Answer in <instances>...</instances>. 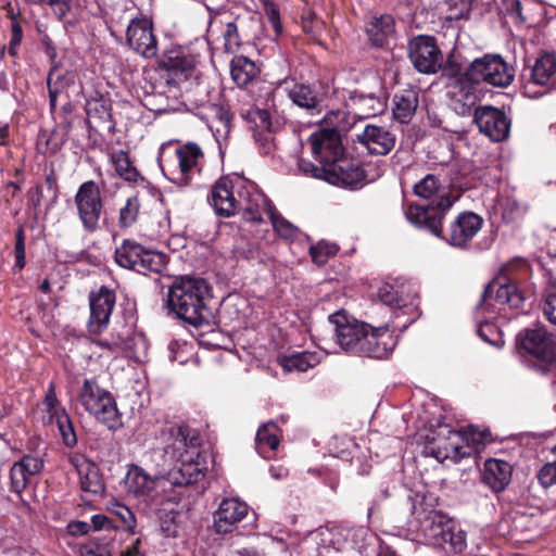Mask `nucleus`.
Wrapping results in <instances>:
<instances>
[{
	"label": "nucleus",
	"mask_w": 556,
	"mask_h": 556,
	"mask_svg": "<svg viewBox=\"0 0 556 556\" xmlns=\"http://www.w3.org/2000/svg\"><path fill=\"white\" fill-rule=\"evenodd\" d=\"M255 447L263 458L269 459L276 455L278 448V425L275 421H268L258 428Z\"/></svg>",
	"instance_id": "obj_38"
},
{
	"label": "nucleus",
	"mask_w": 556,
	"mask_h": 556,
	"mask_svg": "<svg viewBox=\"0 0 556 556\" xmlns=\"http://www.w3.org/2000/svg\"><path fill=\"white\" fill-rule=\"evenodd\" d=\"M311 247L308 237L280 216V251L288 249L300 261L306 252L311 254Z\"/></svg>",
	"instance_id": "obj_28"
},
{
	"label": "nucleus",
	"mask_w": 556,
	"mask_h": 556,
	"mask_svg": "<svg viewBox=\"0 0 556 556\" xmlns=\"http://www.w3.org/2000/svg\"><path fill=\"white\" fill-rule=\"evenodd\" d=\"M91 523L94 530L106 529L111 526V521L104 515H93L91 518Z\"/></svg>",
	"instance_id": "obj_61"
},
{
	"label": "nucleus",
	"mask_w": 556,
	"mask_h": 556,
	"mask_svg": "<svg viewBox=\"0 0 556 556\" xmlns=\"http://www.w3.org/2000/svg\"><path fill=\"white\" fill-rule=\"evenodd\" d=\"M111 513L115 515L122 522V527L130 532L135 531L136 517L134 513L124 504L115 503L111 507Z\"/></svg>",
	"instance_id": "obj_50"
},
{
	"label": "nucleus",
	"mask_w": 556,
	"mask_h": 556,
	"mask_svg": "<svg viewBox=\"0 0 556 556\" xmlns=\"http://www.w3.org/2000/svg\"><path fill=\"white\" fill-rule=\"evenodd\" d=\"M225 49L232 52L238 46L237 27L233 23L228 22L224 31Z\"/></svg>",
	"instance_id": "obj_56"
},
{
	"label": "nucleus",
	"mask_w": 556,
	"mask_h": 556,
	"mask_svg": "<svg viewBox=\"0 0 556 556\" xmlns=\"http://www.w3.org/2000/svg\"><path fill=\"white\" fill-rule=\"evenodd\" d=\"M210 113L202 117L206 121V125L213 132L216 141L220 144L226 141L231 128V116L224 106L218 104H211L208 108Z\"/></svg>",
	"instance_id": "obj_34"
},
{
	"label": "nucleus",
	"mask_w": 556,
	"mask_h": 556,
	"mask_svg": "<svg viewBox=\"0 0 556 556\" xmlns=\"http://www.w3.org/2000/svg\"><path fill=\"white\" fill-rule=\"evenodd\" d=\"M459 68H444L445 75L454 76V79L446 86V97L450 108L460 116H469L480 106L478 103L482 100L483 88L468 75L467 71L457 74Z\"/></svg>",
	"instance_id": "obj_10"
},
{
	"label": "nucleus",
	"mask_w": 556,
	"mask_h": 556,
	"mask_svg": "<svg viewBox=\"0 0 556 556\" xmlns=\"http://www.w3.org/2000/svg\"><path fill=\"white\" fill-rule=\"evenodd\" d=\"M410 502L413 518L408 521V530L415 535V540L445 554L460 555L465 552L467 533L434 508L433 496L415 493Z\"/></svg>",
	"instance_id": "obj_4"
},
{
	"label": "nucleus",
	"mask_w": 556,
	"mask_h": 556,
	"mask_svg": "<svg viewBox=\"0 0 556 556\" xmlns=\"http://www.w3.org/2000/svg\"><path fill=\"white\" fill-rule=\"evenodd\" d=\"M42 405V421L45 425H51L61 419L63 415H67L66 409L61 405L56 396L55 387L53 383L49 384Z\"/></svg>",
	"instance_id": "obj_42"
},
{
	"label": "nucleus",
	"mask_w": 556,
	"mask_h": 556,
	"mask_svg": "<svg viewBox=\"0 0 556 556\" xmlns=\"http://www.w3.org/2000/svg\"><path fill=\"white\" fill-rule=\"evenodd\" d=\"M329 323L334 327V340L346 353L357 355L365 331L370 330V325L356 320L340 309L329 315Z\"/></svg>",
	"instance_id": "obj_15"
},
{
	"label": "nucleus",
	"mask_w": 556,
	"mask_h": 556,
	"mask_svg": "<svg viewBox=\"0 0 556 556\" xmlns=\"http://www.w3.org/2000/svg\"><path fill=\"white\" fill-rule=\"evenodd\" d=\"M115 262L123 268L147 275L161 273L165 267L166 256L161 252L146 249L134 240L125 239L115 249Z\"/></svg>",
	"instance_id": "obj_11"
},
{
	"label": "nucleus",
	"mask_w": 556,
	"mask_h": 556,
	"mask_svg": "<svg viewBox=\"0 0 556 556\" xmlns=\"http://www.w3.org/2000/svg\"><path fill=\"white\" fill-rule=\"evenodd\" d=\"M551 453L554 459L542 466L536 475L540 484L545 489L556 485V443L551 447Z\"/></svg>",
	"instance_id": "obj_47"
},
{
	"label": "nucleus",
	"mask_w": 556,
	"mask_h": 556,
	"mask_svg": "<svg viewBox=\"0 0 556 556\" xmlns=\"http://www.w3.org/2000/svg\"><path fill=\"white\" fill-rule=\"evenodd\" d=\"M115 300V293L106 287H101L99 291L90 294V318L88 321L90 333L99 334L106 329Z\"/></svg>",
	"instance_id": "obj_24"
},
{
	"label": "nucleus",
	"mask_w": 556,
	"mask_h": 556,
	"mask_svg": "<svg viewBox=\"0 0 556 556\" xmlns=\"http://www.w3.org/2000/svg\"><path fill=\"white\" fill-rule=\"evenodd\" d=\"M397 344L396 338L388 327H371L365 331L361 345L358 346V356L383 359L387 358Z\"/></svg>",
	"instance_id": "obj_23"
},
{
	"label": "nucleus",
	"mask_w": 556,
	"mask_h": 556,
	"mask_svg": "<svg viewBox=\"0 0 556 556\" xmlns=\"http://www.w3.org/2000/svg\"><path fill=\"white\" fill-rule=\"evenodd\" d=\"M356 139L374 155L389 154L396 143V135L388 126L376 124L366 125L363 131L356 135Z\"/></svg>",
	"instance_id": "obj_25"
},
{
	"label": "nucleus",
	"mask_w": 556,
	"mask_h": 556,
	"mask_svg": "<svg viewBox=\"0 0 556 556\" xmlns=\"http://www.w3.org/2000/svg\"><path fill=\"white\" fill-rule=\"evenodd\" d=\"M319 363V354L309 351L294 352L280 358V366L286 372H304Z\"/></svg>",
	"instance_id": "obj_40"
},
{
	"label": "nucleus",
	"mask_w": 556,
	"mask_h": 556,
	"mask_svg": "<svg viewBox=\"0 0 556 556\" xmlns=\"http://www.w3.org/2000/svg\"><path fill=\"white\" fill-rule=\"evenodd\" d=\"M323 122L326 127L313 132L308 138L312 155L318 165L298 160L300 170L316 178H321L323 174L344 155L341 135L352 127L350 114L340 108L326 111Z\"/></svg>",
	"instance_id": "obj_5"
},
{
	"label": "nucleus",
	"mask_w": 556,
	"mask_h": 556,
	"mask_svg": "<svg viewBox=\"0 0 556 556\" xmlns=\"http://www.w3.org/2000/svg\"><path fill=\"white\" fill-rule=\"evenodd\" d=\"M450 439L456 440L455 442H452L450 444V447L444 446L443 448L441 446H438L435 450L433 448L431 451V454L438 459L443 460L445 458H457V457H464L467 455V452L463 451L462 446L457 445V441L460 440V434L458 431L455 430H448Z\"/></svg>",
	"instance_id": "obj_45"
},
{
	"label": "nucleus",
	"mask_w": 556,
	"mask_h": 556,
	"mask_svg": "<svg viewBox=\"0 0 556 556\" xmlns=\"http://www.w3.org/2000/svg\"><path fill=\"white\" fill-rule=\"evenodd\" d=\"M161 148L159 165L164 176L175 185L187 187L198 185L204 162L202 149L194 142H188L175 149L173 154Z\"/></svg>",
	"instance_id": "obj_8"
},
{
	"label": "nucleus",
	"mask_w": 556,
	"mask_h": 556,
	"mask_svg": "<svg viewBox=\"0 0 556 556\" xmlns=\"http://www.w3.org/2000/svg\"><path fill=\"white\" fill-rule=\"evenodd\" d=\"M250 514L249 505L238 497L224 498L213 514V528L218 534L235 531Z\"/></svg>",
	"instance_id": "obj_21"
},
{
	"label": "nucleus",
	"mask_w": 556,
	"mask_h": 556,
	"mask_svg": "<svg viewBox=\"0 0 556 556\" xmlns=\"http://www.w3.org/2000/svg\"><path fill=\"white\" fill-rule=\"evenodd\" d=\"M207 200L219 216L229 217L242 212L245 220L253 223L268 220L273 229L278 231L275 207L252 181L239 177L235 181L227 177L220 178L212 187Z\"/></svg>",
	"instance_id": "obj_3"
},
{
	"label": "nucleus",
	"mask_w": 556,
	"mask_h": 556,
	"mask_svg": "<svg viewBox=\"0 0 556 556\" xmlns=\"http://www.w3.org/2000/svg\"><path fill=\"white\" fill-rule=\"evenodd\" d=\"M80 556H111V554L106 551L105 547L100 546L97 543L89 542L80 546L79 548Z\"/></svg>",
	"instance_id": "obj_57"
},
{
	"label": "nucleus",
	"mask_w": 556,
	"mask_h": 556,
	"mask_svg": "<svg viewBox=\"0 0 556 556\" xmlns=\"http://www.w3.org/2000/svg\"><path fill=\"white\" fill-rule=\"evenodd\" d=\"M165 65L176 78L187 79L191 76L195 62L193 58L178 52L169 56Z\"/></svg>",
	"instance_id": "obj_44"
},
{
	"label": "nucleus",
	"mask_w": 556,
	"mask_h": 556,
	"mask_svg": "<svg viewBox=\"0 0 556 556\" xmlns=\"http://www.w3.org/2000/svg\"><path fill=\"white\" fill-rule=\"evenodd\" d=\"M53 11L60 15V18H64L66 10L70 9V2H50Z\"/></svg>",
	"instance_id": "obj_64"
},
{
	"label": "nucleus",
	"mask_w": 556,
	"mask_h": 556,
	"mask_svg": "<svg viewBox=\"0 0 556 556\" xmlns=\"http://www.w3.org/2000/svg\"><path fill=\"white\" fill-rule=\"evenodd\" d=\"M128 46L138 54L149 59L157 53V41L153 34V23L151 17L141 15L134 17L126 33Z\"/></svg>",
	"instance_id": "obj_20"
},
{
	"label": "nucleus",
	"mask_w": 556,
	"mask_h": 556,
	"mask_svg": "<svg viewBox=\"0 0 556 556\" xmlns=\"http://www.w3.org/2000/svg\"><path fill=\"white\" fill-rule=\"evenodd\" d=\"M366 33L371 45L383 47L394 33V18L390 14L372 16L367 24Z\"/></svg>",
	"instance_id": "obj_37"
},
{
	"label": "nucleus",
	"mask_w": 556,
	"mask_h": 556,
	"mask_svg": "<svg viewBox=\"0 0 556 556\" xmlns=\"http://www.w3.org/2000/svg\"><path fill=\"white\" fill-rule=\"evenodd\" d=\"M455 201L456 199L452 195L442 194L426 205L409 204L405 215L412 225L429 231L451 247L467 249L469 242L480 231L483 219L473 212H463L457 215L446 231H444L442 220Z\"/></svg>",
	"instance_id": "obj_2"
},
{
	"label": "nucleus",
	"mask_w": 556,
	"mask_h": 556,
	"mask_svg": "<svg viewBox=\"0 0 556 556\" xmlns=\"http://www.w3.org/2000/svg\"><path fill=\"white\" fill-rule=\"evenodd\" d=\"M110 162L114 166L116 174L127 180L136 181L139 174L135 166H132L127 152L124 150H115L110 154Z\"/></svg>",
	"instance_id": "obj_43"
},
{
	"label": "nucleus",
	"mask_w": 556,
	"mask_h": 556,
	"mask_svg": "<svg viewBox=\"0 0 556 556\" xmlns=\"http://www.w3.org/2000/svg\"><path fill=\"white\" fill-rule=\"evenodd\" d=\"M513 468L509 463L490 458L484 463L482 481L493 492L498 493L506 489L511 480Z\"/></svg>",
	"instance_id": "obj_29"
},
{
	"label": "nucleus",
	"mask_w": 556,
	"mask_h": 556,
	"mask_svg": "<svg viewBox=\"0 0 556 556\" xmlns=\"http://www.w3.org/2000/svg\"><path fill=\"white\" fill-rule=\"evenodd\" d=\"M408 56L414 67L422 74H435L443 64V54L432 36L414 37L408 43Z\"/></svg>",
	"instance_id": "obj_16"
},
{
	"label": "nucleus",
	"mask_w": 556,
	"mask_h": 556,
	"mask_svg": "<svg viewBox=\"0 0 556 556\" xmlns=\"http://www.w3.org/2000/svg\"><path fill=\"white\" fill-rule=\"evenodd\" d=\"M210 287L200 277L180 276L167 292L168 308L181 320L199 327L208 323L211 312L205 303Z\"/></svg>",
	"instance_id": "obj_7"
},
{
	"label": "nucleus",
	"mask_w": 556,
	"mask_h": 556,
	"mask_svg": "<svg viewBox=\"0 0 556 556\" xmlns=\"http://www.w3.org/2000/svg\"><path fill=\"white\" fill-rule=\"evenodd\" d=\"M525 296L515 282H490L476 308L477 333L485 343L495 348L504 345L503 332L493 320L497 316L507 317L508 311L519 308Z\"/></svg>",
	"instance_id": "obj_6"
},
{
	"label": "nucleus",
	"mask_w": 556,
	"mask_h": 556,
	"mask_svg": "<svg viewBox=\"0 0 556 556\" xmlns=\"http://www.w3.org/2000/svg\"><path fill=\"white\" fill-rule=\"evenodd\" d=\"M50 140L47 138L46 134H41L39 136V141L37 143V149L41 153H55L59 150V146L54 144L52 147H49Z\"/></svg>",
	"instance_id": "obj_60"
},
{
	"label": "nucleus",
	"mask_w": 556,
	"mask_h": 556,
	"mask_svg": "<svg viewBox=\"0 0 556 556\" xmlns=\"http://www.w3.org/2000/svg\"><path fill=\"white\" fill-rule=\"evenodd\" d=\"M90 529V523L81 520H75L67 525V532L74 536L85 535L89 533Z\"/></svg>",
	"instance_id": "obj_58"
},
{
	"label": "nucleus",
	"mask_w": 556,
	"mask_h": 556,
	"mask_svg": "<svg viewBox=\"0 0 556 556\" xmlns=\"http://www.w3.org/2000/svg\"><path fill=\"white\" fill-rule=\"evenodd\" d=\"M42 466V460L33 455H26L20 462H16L10 470L12 490L21 493L26 488L29 478L38 473Z\"/></svg>",
	"instance_id": "obj_32"
},
{
	"label": "nucleus",
	"mask_w": 556,
	"mask_h": 556,
	"mask_svg": "<svg viewBox=\"0 0 556 556\" xmlns=\"http://www.w3.org/2000/svg\"><path fill=\"white\" fill-rule=\"evenodd\" d=\"M341 80V76L332 79L331 100L353 111V115H350L352 125L355 123L356 116L364 119L376 116L384 111L386 102L383 99L372 92L359 93L357 90L342 87ZM344 111L348 113L346 110ZM349 114L351 113L349 112Z\"/></svg>",
	"instance_id": "obj_12"
},
{
	"label": "nucleus",
	"mask_w": 556,
	"mask_h": 556,
	"mask_svg": "<svg viewBox=\"0 0 556 556\" xmlns=\"http://www.w3.org/2000/svg\"><path fill=\"white\" fill-rule=\"evenodd\" d=\"M139 207L140 204L138 198H128L126 204L119 211V226L123 228L130 227L137 219Z\"/></svg>",
	"instance_id": "obj_48"
},
{
	"label": "nucleus",
	"mask_w": 556,
	"mask_h": 556,
	"mask_svg": "<svg viewBox=\"0 0 556 556\" xmlns=\"http://www.w3.org/2000/svg\"><path fill=\"white\" fill-rule=\"evenodd\" d=\"M338 252V247L333 243L320 241L316 245L311 247V257L312 261L321 266L327 263V261L334 256Z\"/></svg>",
	"instance_id": "obj_46"
},
{
	"label": "nucleus",
	"mask_w": 556,
	"mask_h": 556,
	"mask_svg": "<svg viewBox=\"0 0 556 556\" xmlns=\"http://www.w3.org/2000/svg\"><path fill=\"white\" fill-rule=\"evenodd\" d=\"M16 241L14 247V254H15V267L18 269L24 268L26 264V252H25V241H24V233L22 229H18L16 231Z\"/></svg>",
	"instance_id": "obj_53"
},
{
	"label": "nucleus",
	"mask_w": 556,
	"mask_h": 556,
	"mask_svg": "<svg viewBox=\"0 0 556 556\" xmlns=\"http://www.w3.org/2000/svg\"><path fill=\"white\" fill-rule=\"evenodd\" d=\"M448 13L446 14V20L448 21H459V20H468L470 15V4L471 2H447Z\"/></svg>",
	"instance_id": "obj_52"
},
{
	"label": "nucleus",
	"mask_w": 556,
	"mask_h": 556,
	"mask_svg": "<svg viewBox=\"0 0 556 556\" xmlns=\"http://www.w3.org/2000/svg\"><path fill=\"white\" fill-rule=\"evenodd\" d=\"M467 73L480 86L485 83L496 87H506L514 77L507 64L498 55H484L481 59H476L467 68Z\"/></svg>",
	"instance_id": "obj_18"
},
{
	"label": "nucleus",
	"mask_w": 556,
	"mask_h": 556,
	"mask_svg": "<svg viewBox=\"0 0 556 556\" xmlns=\"http://www.w3.org/2000/svg\"><path fill=\"white\" fill-rule=\"evenodd\" d=\"M80 405L99 422L109 429H116L122 425L121 414L112 394L101 388L97 381L85 379L78 393Z\"/></svg>",
	"instance_id": "obj_9"
},
{
	"label": "nucleus",
	"mask_w": 556,
	"mask_h": 556,
	"mask_svg": "<svg viewBox=\"0 0 556 556\" xmlns=\"http://www.w3.org/2000/svg\"><path fill=\"white\" fill-rule=\"evenodd\" d=\"M164 462L174 467L160 483L185 489L205 477L206 463L201 456V437L186 425H168L161 430Z\"/></svg>",
	"instance_id": "obj_1"
},
{
	"label": "nucleus",
	"mask_w": 556,
	"mask_h": 556,
	"mask_svg": "<svg viewBox=\"0 0 556 556\" xmlns=\"http://www.w3.org/2000/svg\"><path fill=\"white\" fill-rule=\"evenodd\" d=\"M410 285L395 281L394 283H383L378 289V298L391 308H401L407 305L410 298Z\"/></svg>",
	"instance_id": "obj_36"
},
{
	"label": "nucleus",
	"mask_w": 556,
	"mask_h": 556,
	"mask_svg": "<svg viewBox=\"0 0 556 556\" xmlns=\"http://www.w3.org/2000/svg\"><path fill=\"white\" fill-rule=\"evenodd\" d=\"M282 85H285L283 88L289 99L298 106L307 110H317L318 113L321 112L323 108L327 109V111L330 110L329 104L324 105L323 99H319L308 85L295 84L293 87H289L287 80H280V87Z\"/></svg>",
	"instance_id": "obj_33"
},
{
	"label": "nucleus",
	"mask_w": 556,
	"mask_h": 556,
	"mask_svg": "<svg viewBox=\"0 0 556 556\" xmlns=\"http://www.w3.org/2000/svg\"><path fill=\"white\" fill-rule=\"evenodd\" d=\"M88 123L109 132L115 130V122L112 118L111 99L103 94L89 98L86 102Z\"/></svg>",
	"instance_id": "obj_27"
},
{
	"label": "nucleus",
	"mask_w": 556,
	"mask_h": 556,
	"mask_svg": "<svg viewBox=\"0 0 556 556\" xmlns=\"http://www.w3.org/2000/svg\"><path fill=\"white\" fill-rule=\"evenodd\" d=\"M418 106V91L414 88L402 89L393 97L392 113L394 119L405 124L408 123Z\"/></svg>",
	"instance_id": "obj_35"
},
{
	"label": "nucleus",
	"mask_w": 556,
	"mask_h": 556,
	"mask_svg": "<svg viewBox=\"0 0 556 556\" xmlns=\"http://www.w3.org/2000/svg\"><path fill=\"white\" fill-rule=\"evenodd\" d=\"M521 349L534 356L545 369H556V332L539 327L519 334Z\"/></svg>",
	"instance_id": "obj_14"
},
{
	"label": "nucleus",
	"mask_w": 556,
	"mask_h": 556,
	"mask_svg": "<svg viewBox=\"0 0 556 556\" xmlns=\"http://www.w3.org/2000/svg\"><path fill=\"white\" fill-rule=\"evenodd\" d=\"M140 541L137 540L134 544H131L130 546H127L122 553H121V556H143L141 554V552L139 551V545Z\"/></svg>",
	"instance_id": "obj_63"
},
{
	"label": "nucleus",
	"mask_w": 556,
	"mask_h": 556,
	"mask_svg": "<svg viewBox=\"0 0 556 556\" xmlns=\"http://www.w3.org/2000/svg\"><path fill=\"white\" fill-rule=\"evenodd\" d=\"M68 462L76 470L79 477L80 489L85 493L98 496L104 492V483L94 463L79 453H71Z\"/></svg>",
	"instance_id": "obj_26"
},
{
	"label": "nucleus",
	"mask_w": 556,
	"mask_h": 556,
	"mask_svg": "<svg viewBox=\"0 0 556 556\" xmlns=\"http://www.w3.org/2000/svg\"><path fill=\"white\" fill-rule=\"evenodd\" d=\"M10 140L9 124L0 123V146H7Z\"/></svg>",
	"instance_id": "obj_62"
},
{
	"label": "nucleus",
	"mask_w": 556,
	"mask_h": 556,
	"mask_svg": "<svg viewBox=\"0 0 556 556\" xmlns=\"http://www.w3.org/2000/svg\"><path fill=\"white\" fill-rule=\"evenodd\" d=\"M75 204L84 229L89 232L96 231L103 204L100 189L93 180L85 181L79 186L75 194Z\"/></svg>",
	"instance_id": "obj_17"
},
{
	"label": "nucleus",
	"mask_w": 556,
	"mask_h": 556,
	"mask_svg": "<svg viewBox=\"0 0 556 556\" xmlns=\"http://www.w3.org/2000/svg\"><path fill=\"white\" fill-rule=\"evenodd\" d=\"M321 178L332 185L350 189H358L375 179L367 175L366 169L357 161L344 155L325 172Z\"/></svg>",
	"instance_id": "obj_19"
},
{
	"label": "nucleus",
	"mask_w": 556,
	"mask_h": 556,
	"mask_svg": "<svg viewBox=\"0 0 556 556\" xmlns=\"http://www.w3.org/2000/svg\"><path fill=\"white\" fill-rule=\"evenodd\" d=\"M522 77V93L529 99H538L556 91V54L541 53L533 65L523 71Z\"/></svg>",
	"instance_id": "obj_13"
},
{
	"label": "nucleus",
	"mask_w": 556,
	"mask_h": 556,
	"mask_svg": "<svg viewBox=\"0 0 556 556\" xmlns=\"http://www.w3.org/2000/svg\"><path fill=\"white\" fill-rule=\"evenodd\" d=\"M58 425V429L60 432V435L62 438L63 443L67 447H73L77 443V437L76 432L74 430L73 424L70 419L68 414L63 415V417L55 421Z\"/></svg>",
	"instance_id": "obj_51"
},
{
	"label": "nucleus",
	"mask_w": 556,
	"mask_h": 556,
	"mask_svg": "<svg viewBox=\"0 0 556 556\" xmlns=\"http://www.w3.org/2000/svg\"><path fill=\"white\" fill-rule=\"evenodd\" d=\"M230 74L232 80L239 87H244L256 77L258 67L247 56L239 55L235 56L231 61Z\"/></svg>",
	"instance_id": "obj_41"
},
{
	"label": "nucleus",
	"mask_w": 556,
	"mask_h": 556,
	"mask_svg": "<svg viewBox=\"0 0 556 556\" xmlns=\"http://www.w3.org/2000/svg\"><path fill=\"white\" fill-rule=\"evenodd\" d=\"M254 138L264 154L275 155L277 150L276 129L266 110H257L254 115Z\"/></svg>",
	"instance_id": "obj_30"
},
{
	"label": "nucleus",
	"mask_w": 556,
	"mask_h": 556,
	"mask_svg": "<svg viewBox=\"0 0 556 556\" xmlns=\"http://www.w3.org/2000/svg\"><path fill=\"white\" fill-rule=\"evenodd\" d=\"M23 39V29L17 22L16 17H12L11 23V39L9 43V53L11 55H15L17 53V47L20 46Z\"/></svg>",
	"instance_id": "obj_54"
},
{
	"label": "nucleus",
	"mask_w": 556,
	"mask_h": 556,
	"mask_svg": "<svg viewBox=\"0 0 556 556\" xmlns=\"http://www.w3.org/2000/svg\"><path fill=\"white\" fill-rule=\"evenodd\" d=\"M317 477L321 478L324 483L336 491L339 484V475L334 470L327 468H317L312 470Z\"/></svg>",
	"instance_id": "obj_55"
},
{
	"label": "nucleus",
	"mask_w": 556,
	"mask_h": 556,
	"mask_svg": "<svg viewBox=\"0 0 556 556\" xmlns=\"http://www.w3.org/2000/svg\"><path fill=\"white\" fill-rule=\"evenodd\" d=\"M475 123L481 134L494 142H501L508 138L510 119L505 112L491 105L480 106L476 110Z\"/></svg>",
	"instance_id": "obj_22"
},
{
	"label": "nucleus",
	"mask_w": 556,
	"mask_h": 556,
	"mask_svg": "<svg viewBox=\"0 0 556 556\" xmlns=\"http://www.w3.org/2000/svg\"><path fill=\"white\" fill-rule=\"evenodd\" d=\"M526 211V206L520 204L509 191H501L495 200L494 212L506 223L518 220Z\"/></svg>",
	"instance_id": "obj_39"
},
{
	"label": "nucleus",
	"mask_w": 556,
	"mask_h": 556,
	"mask_svg": "<svg viewBox=\"0 0 556 556\" xmlns=\"http://www.w3.org/2000/svg\"><path fill=\"white\" fill-rule=\"evenodd\" d=\"M164 478L165 476L153 479L147 475L142 468L134 466L127 472L125 485L129 494L141 498L149 495L155 488L166 490L169 485L163 486L160 483Z\"/></svg>",
	"instance_id": "obj_31"
},
{
	"label": "nucleus",
	"mask_w": 556,
	"mask_h": 556,
	"mask_svg": "<svg viewBox=\"0 0 556 556\" xmlns=\"http://www.w3.org/2000/svg\"><path fill=\"white\" fill-rule=\"evenodd\" d=\"M439 187L440 182L438 177L428 174L414 186V191L418 197L429 199L439 190Z\"/></svg>",
	"instance_id": "obj_49"
},
{
	"label": "nucleus",
	"mask_w": 556,
	"mask_h": 556,
	"mask_svg": "<svg viewBox=\"0 0 556 556\" xmlns=\"http://www.w3.org/2000/svg\"><path fill=\"white\" fill-rule=\"evenodd\" d=\"M268 20L275 34L278 36V13L275 9L276 2H264Z\"/></svg>",
	"instance_id": "obj_59"
}]
</instances>
